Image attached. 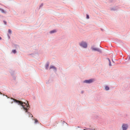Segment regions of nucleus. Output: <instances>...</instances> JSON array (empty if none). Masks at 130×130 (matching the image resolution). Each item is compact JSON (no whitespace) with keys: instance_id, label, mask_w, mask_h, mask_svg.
I'll return each instance as SVG.
<instances>
[{"instance_id":"nucleus-16","label":"nucleus","mask_w":130,"mask_h":130,"mask_svg":"<svg viewBox=\"0 0 130 130\" xmlns=\"http://www.w3.org/2000/svg\"><path fill=\"white\" fill-rule=\"evenodd\" d=\"M129 58H128V60H130V56H128Z\"/></svg>"},{"instance_id":"nucleus-3","label":"nucleus","mask_w":130,"mask_h":130,"mask_svg":"<svg viewBox=\"0 0 130 130\" xmlns=\"http://www.w3.org/2000/svg\"><path fill=\"white\" fill-rule=\"evenodd\" d=\"M128 127V125L127 124H123L122 128L123 129V130H126Z\"/></svg>"},{"instance_id":"nucleus-18","label":"nucleus","mask_w":130,"mask_h":130,"mask_svg":"<svg viewBox=\"0 0 130 130\" xmlns=\"http://www.w3.org/2000/svg\"><path fill=\"white\" fill-rule=\"evenodd\" d=\"M1 39H2V38H1L0 37V40H1Z\"/></svg>"},{"instance_id":"nucleus-17","label":"nucleus","mask_w":130,"mask_h":130,"mask_svg":"<svg viewBox=\"0 0 130 130\" xmlns=\"http://www.w3.org/2000/svg\"><path fill=\"white\" fill-rule=\"evenodd\" d=\"M4 22L5 23V24H6V22L5 21H4Z\"/></svg>"},{"instance_id":"nucleus-13","label":"nucleus","mask_w":130,"mask_h":130,"mask_svg":"<svg viewBox=\"0 0 130 130\" xmlns=\"http://www.w3.org/2000/svg\"><path fill=\"white\" fill-rule=\"evenodd\" d=\"M12 52L14 53H16V50H12Z\"/></svg>"},{"instance_id":"nucleus-14","label":"nucleus","mask_w":130,"mask_h":130,"mask_svg":"<svg viewBox=\"0 0 130 130\" xmlns=\"http://www.w3.org/2000/svg\"><path fill=\"white\" fill-rule=\"evenodd\" d=\"M34 120L35 121V123H36L37 122H38V120L36 119H35Z\"/></svg>"},{"instance_id":"nucleus-15","label":"nucleus","mask_w":130,"mask_h":130,"mask_svg":"<svg viewBox=\"0 0 130 130\" xmlns=\"http://www.w3.org/2000/svg\"><path fill=\"white\" fill-rule=\"evenodd\" d=\"M86 18L87 19H89V17L88 15L87 14V15Z\"/></svg>"},{"instance_id":"nucleus-6","label":"nucleus","mask_w":130,"mask_h":130,"mask_svg":"<svg viewBox=\"0 0 130 130\" xmlns=\"http://www.w3.org/2000/svg\"><path fill=\"white\" fill-rule=\"evenodd\" d=\"M53 69L55 70H56V68L55 67H54V66H50V69Z\"/></svg>"},{"instance_id":"nucleus-19","label":"nucleus","mask_w":130,"mask_h":130,"mask_svg":"<svg viewBox=\"0 0 130 130\" xmlns=\"http://www.w3.org/2000/svg\"><path fill=\"white\" fill-rule=\"evenodd\" d=\"M0 93L1 94H2V93H1V92H0Z\"/></svg>"},{"instance_id":"nucleus-10","label":"nucleus","mask_w":130,"mask_h":130,"mask_svg":"<svg viewBox=\"0 0 130 130\" xmlns=\"http://www.w3.org/2000/svg\"><path fill=\"white\" fill-rule=\"evenodd\" d=\"M56 32V31L55 30H52V31H51L50 32V33H54L55 32Z\"/></svg>"},{"instance_id":"nucleus-1","label":"nucleus","mask_w":130,"mask_h":130,"mask_svg":"<svg viewBox=\"0 0 130 130\" xmlns=\"http://www.w3.org/2000/svg\"><path fill=\"white\" fill-rule=\"evenodd\" d=\"M14 100V102L18 103V104L21 105L22 106L24 110H25V112L27 111V110L29 108V106H28V102L26 101V102H24L21 101L13 99H11Z\"/></svg>"},{"instance_id":"nucleus-8","label":"nucleus","mask_w":130,"mask_h":130,"mask_svg":"<svg viewBox=\"0 0 130 130\" xmlns=\"http://www.w3.org/2000/svg\"><path fill=\"white\" fill-rule=\"evenodd\" d=\"M108 59L109 61V66H111L112 65L111 64V61H110V60H109V59Z\"/></svg>"},{"instance_id":"nucleus-12","label":"nucleus","mask_w":130,"mask_h":130,"mask_svg":"<svg viewBox=\"0 0 130 130\" xmlns=\"http://www.w3.org/2000/svg\"><path fill=\"white\" fill-rule=\"evenodd\" d=\"M8 32L9 33L11 34V31L10 29H9L8 30Z\"/></svg>"},{"instance_id":"nucleus-7","label":"nucleus","mask_w":130,"mask_h":130,"mask_svg":"<svg viewBox=\"0 0 130 130\" xmlns=\"http://www.w3.org/2000/svg\"><path fill=\"white\" fill-rule=\"evenodd\" d=\"M105 89L107 90H108L109 89V88L107 86H106L105 88Z\"/></svg>"},{"instance_id":"nucleus-5","label":"nucleus","mask_w":130,"mask_h":130,"mask_svg":"<svg viewBox=\"0 0 130 130\" xmlns=\"http://www.w3.org/2000/svg\"><path fill=\"white\" fill-rule=\"evenodd\" d=\"M92 49L93 51H97L100 52H101V50L98 48L92 47Z\"/></svg>"},{"instance_id":"nucleus-9","label":"nucleus","mask_w":130,"mask_h":130,"mask_svg":"<svg viewBox=\"0 0 130 130\" xmlns=\"http://www.w3.org/2000/svg\"><path fill=\"white\" fill-rule=\"evenodd\" d=\"M0 10H1V12L2 13H5V11L3 9H0Z\"/></svg>"},{"instance_id":"nucleus-4","label":"nucleus","mask_w":130,"mask_h":130,"mask_svg":"<svg viewBox=\"0 0 130 130\" xmlns=\"http://www.w3.org/2000/svg\"><path fill=\"white\" fill-rule=\"evenodd\" d=\"M93 81V79H90L89 80H85L84 81V83H90L92 82Z\"/></svg>"},{"instance_id":"nucleus-2","label":"nucleus","mask_w":130,"mask_h":130,"mask_svg":"<svg viewBox=\"0 0 130 130\" xmlns=\"http://www.w3.org/2000/svg\"><path fill=\"white\" fill-rule=\"evenodd\" d=\"M80 45L84 48H86L87 46V43L85 42H82L80 43Z\"/></svg>"},{"instance_id":"nucleus-11","label":"nucleus","mask_w":130,"mask_h":130,"mask_svg":"<svg viewBox=\"0 0 130 130\" xmlns=\"http://www.w3.org/2000/svg\"><path fill=\"white\" fill-rule=\"evenodd\" d=\"M49 64L48 63H47L46 65V66H45V67L46 68V69H47V68H48V67L49 66Z\"/></svg>"}]
</instances>
